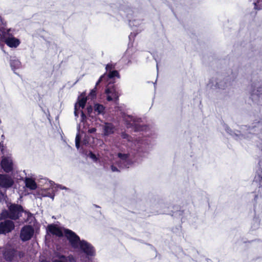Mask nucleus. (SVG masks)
<instances>
[{
    "mask_svg": "<svg viewBox=\"0 0 262 262\" xmlns=\"http://www.w3.org/2000/svg\"><path fill=\"white\" fill-rule=\"evenodd\" d=\"M254 181L258 183L260 186L262 185V176L260 175L255 176Z\"/></svg>",
    "mask_w": 262,
    "mask_h": 262,
    "instance_id": "412c9836",
    "label": "nucleus"
},
{
    "mask_svg": "<svg viewBox=\"0 0 262 262\" xmlns=\"http://www.w3.org/2000/svg\"><path fill=\"white\" fill-rule=\"evenodd\" d=\"M90 157L94 161H96L97 160V158L96 157V156L93 154L92 152H90L89 154Z\"/></svg>",
    "mask_w": 262,
    "mask_h": 262,
    "instance_id": "393cba45",
    "label": "nucleus"
},
{
    "mask_svg": "<svg viewBox=\"0 0 262 262\" xmlns=\"http://www.w3.org/2000/svg\"><path fill=\"white\" fill-rule=\"evenodd\" d=\"M85 116L83 112H81V122L83 125V128H84V130L82 129L81 132L82 133H84L87 129L89 133L92 134L96 132V129L95 127H92L89 128V127H86V125H85V123L84 122V119L85 118Z\"/></svg>",
    "mask_w": 262,
    "mask_h": 262,
    "instance_id": "4468645a",
    "label": "nucleus"
},
{
    "mask_svg": "<svg viewBox=\"0 0 262 262\" xmlns=\"http://www.w3.org/2000/svg\"><path fill=\"white\" fill-rule=\"evenodd\" d=\"M132 51V50L130 49H128L127 51H126V54H130V52Z\"/></svg>",
    "mask_w": 262,
    "mask_h": 262,
    "instance_id": "c85d7f7f",
    "label": "nucleus"
},
{
    "mask_svg": "<svg viewBox=\"0 0 262 262\" xmlns=\"http://www.w3.org/2000/svg\"><path fill=\"white\" fill-rule=\"evenodd\" d=\"M6 23L3 17H0V31L6 32L7 29L5 28Z\"/></svg>",
    "mask_w": 262,
    "mask_h": 262,
    "instance_id": "6ab92c4d",
    "label": "nucleus"
},
{
    "mask_svg": "<svg viewBox=\"0 0 262 262\" xmlns=\"http://www.w3.org/2000/svg\"><path fill=\"white\" fill-rule=\"evenodd\" d=\"M15 30L8 29L6 32L0 31V40L4 41L10 48H16L20 43V40L14 36Z\"/></svg>",
    "mask_w": 262,
    "mask_h": 262,
    "instance_id": "f03ea898",
    "label": "nucleus"
},
{
    "mask_svg": "<svg viewBox=\"0 0 262 262\" xmlns=\"http://www.w3.org/2000/svg\"><path fill=\"white\" fill-rule=\"evenodd\" d=\"M14 227L12 221L7 220L0 223V234H6L11 231Z\"/></svg>",
    "mask_w": 262,
    "mask_h": 262,
    "instance_id": "0eeeda50",
    "label": "nucleus"
},
{
    "mask_svg": "<svg viewBox=\"0 0 262 262\" xmlns=\"http://www.w3.org/2000/svg\"><path fill=\"white\" fill-rule=\"evenodd\" d=\"M105 69L108 73L107 74H104L106 75V79H112L114 77L119 78L120 77L118 72L114 70V66H113L112 64H108L106 65Z\"/></svg>",
    "mask_w": 262,
    "mask_h": 262,
    "instance_id": "9d476101",
    "label": "nucleus"
},
{
    "mask_svg": "<svg viewBox=\"0 0 262 262\" xmlns=\"http://www.w3.org/2000/svg\"><path fill=\"white\" fill-rule=\"evenodd\" d=\"M127 122H128L127 123H128L129 125H133L134 124V122H130V121H128V120H127Z\"/></svg>",
    "mask_w": 262,
    "mask_h": 262,
    "instance_id": "c756f323",
    "label": "nucleus"
},
{
    "mask_svg": "<svg viewBox=\"0 0 262 262\" xmlns=\"http://www.w3.org/2000/svg\"><path fill=\"white\" fill-rule=\"evenodd\" d=\"M129 25L130 27L137 26L138 25V22H137L135 19H133L132 20H129Z\"/></svg>",
    "mask_w": 262,
    "mask_h": 262,
    "instance_id": "5701e85b",
    "label": "nucleus"
},
{
    "mask_svg": "<svg viewBox=\"0 0 262 262\" xmlns=\"http://www.w3.org/2000/svg\"><path fill=\"white\" fill-rule=\"evenodd\" d=\"M51 188L48 189L47 193L43 194L45 196H49L52 199L54 198V192L58 189L69 190L68 188L61 185H57L52 183H50Z\"/></svg>",
    "mask_w": 262,
    "mask_h": 262,
    "instance_id": "f8f14e48",
    "label": "nucleus"
},
{
    "mask_svg": "<svg viewBox=\"0 0 262 262\" xmlns=\"http://www.w3.org/2000/svg\"><path fill=\"white\" fill-rule=\"evenodd\" d=\"M33 234V228L30 226H26L21 230L20 237L23 241H27L32 237Z\"/></svg>",
    "mask_w": 262,
    "mask_h": 262,
    "instance_id": "39448f33",
    "label": "nucleus"
},
{
    "mask_svg": "<svg viewBox=\"0 0 262 262\" xmlns=\"http://www.w3.org/2000/svg\"><path fill=\"white\" fill-rule=\"evenodd\" d=\"M261 123H258V125H257V127L260 128L261 127Z\"/></svg>",
    "mask_w": 262,
    "mask_h": 262,
    "instance_id": "7c9ffc66",
    "label": "nucleus"
},
{
    "mask_svg": "<svg viewBox=\"0 0 262 262\" xmlns=\"http://www.w3.org/2000/svg\"><path fill=\"white\" fill-rule=\"evenodd\" d=\"M83 142H84V143L85 144H87V143H89V142H88V141H86V140H84Z\"/></svg>",
    "mask_w": 262,
    "mask_h": 262,
    "instance_id": "2f4dec72",
    "label": "nucleus"
},
{
    "mask_svg": "<svg viewBox=\"0 0 262 262\" xmlns=\"http://www.w3.org/2000/svg\"><path fill=\"white\" fill-rule=\"evenodd\" d=\"M106 79V75H105V74H104V75H102V76L100 77L99 79L98 80V81H97V83H96V86H95V87L96 88V86L99 84V83L100 82H101V81H102L103 79Z\"/></svg>",
    "mask_w": 262,
    "mask_h": 262,
    "instance_id": "b1692460",
    "label": "nucleus"
},
{
    "mask_svg": "<svg viewBox=\"0 0 262 262\" xmlns=\"http://www.w3.org/2000/svg\"><path fill=\"white\" fill-rule=\"evenodd\" d=\"M87 109H88V112L89 113H90L92 111V106L88 107Z\"/></svg>",
    "mask_w": 262,
    "mask_h": 262,
    "instance_id": "cd10ccee",
    "label": "nucleus"
},
{
    "mask_svg": "<svg viewBox=\"0 0 262 262\" xmlns=\"http://www.w3.org/2000/svg\"><path fill=\"white\" fill-rule=\"evenodd\" d=\"M129 119H130V121L132 120V117H128Z\"/></svg>",
    "mask_w": 262,
    "mask_h": 262,
    "instance_id": "f704fd0d",
    "label": "nucleus"
},
{
    "mask_svg": "<svg viewBox=\"0 0 262 262\" xmlns=\"http://www.w3.org/2000/svg\"><path fill=\"white\" fill-rule=\"evenodd\" d=\"M217 87L219 88H222L219 85H217Z\"/></svg>",
    "mask_w": 262,
    "mask_h": 262,
    "instance_id": "c9c22d12",
    "label": "nucleus"
},
{
    "mask_svg": "<svg viewBox=\"0 0 262 262\" xmlns=\"http://www.w3.org/2000/svg\"><path fill=\"white\" fill-rule=\"evenodd\" d=\"M1 165L2 168L6 173L12 172L15 169V165L11 155L3 156Z\"/></svg>",
    "mask_w": 262,
    "mask_h": 262,
    "instance_id": "20e7f679",
    "label": "nucleus"
},
{
    "mask_svg": "<svg viewBox=\"0 0 262 262\" xmlns=\"http://www.w3.org/2000/svg\"><path fill=\"white\" fill-rule=\"evenodd\" d=\"M81 124L79 125V128H78V130L79 131L81 129V128H81Z\"/></svg>",
    "mask_w": 262,
    "mask_h": 262,
    "instance_id": "473e14b6",
    "label": "nucleus"
},
{
    "mask_svg": "<svg viewBox=\"0 0 262 262\" xmlns=\"http://www.w3.org/2000/svg\"><path fill=\"white\" fill-rule=\"evenodd\" d=\"M104 135L107 136L114 132V126L110 123H105L103 125Z\"/></svg>",
    "mask_w": 262,
    "mask_h": 262,
    "instance_id": "2eb2a0df",
    "label": "nucleus"
},
{
    "mask_svg": "<svg viewBox=\"0 0 262 262\" xmlns=\"http://www.w3.org/2000/svg\"><path fill=\"white\" fill-rule=\"evenodd\" d=\"M87 100V98L85 97V94H82L78 98V102L75 105V111L74 114L75 116H78V114L79 112L81 114V110H79L80 108H83L85 106L86 102Z\"/></svg>",
    "mask_w": 262,
    "mask_h": 262,
    "instance_id": "6e6552de",
    "label": "nucleus"
},
{
    "mask_svg": "<svg viewBox=\"0 0 262 262\" xmlns=\"http://www.w3.org/2000/svg\"><path fill=\"white\" fill-rule=\"evenodd\" d=\"M104 110V106L99 104H96L94 106V110L98 114H101L103 112Z\"/></svg>",
    "mask_w": 262,
    "mask_h": 262,
    "instance_id": "a211bd4d",
    "label": "nucleus"
},
{
    "mask_svg": "<svg viewBox=\"0 0 262 262\" xmlns=\"http://www.w3.org/2000/svg\"><path fill=\"white\" fill-rule=\"evenodd\" d=\"M9 213L6 211H3L1 214L0 220L5 218L7 216L13 219L16 220L19 217L23 212L22 207L18 205L12 204L9 207Z\"/></svg>",
    "mask_w": 262,
    "mask_h": 262,
    "instance_id": "7ed1b4c3",
    "label": "nucleus"
},
{
    "mask_svg": "<svg viewBox=\"0 0 262 262\" xmlns=\"http://www.w3.org/2000/svg\"><path fill=\"white\" fill-rule=\"evenodd\" d=\"M26 186L31 190L36 188L37 185L34 180L31 178H26L25 180Z\"/></svg>",
    "mask_w": 262,
    "mask_h": 262,
    "instance_id": "dca6fc26",
    "label": "nucleus"
},
{
    "mask_svg": "<svg viewBox=\"0 0 262 262\" xmlns=\"http://www.w3.org/2000/svg\"><path fill=\"white\" fill-rule=\"evenodd\" d=\"M96 96V88L95 87L94 89L91 90L89 95V97L91 98V99H94Z\"/></svg>",
    "mask_w": 262,
    "mask_h": 262,
    "instance_id": "aec40b11",
    "label": "nucleus"
},
{
    "mask_svg": "<svg viewBox=\"0 0 262 262\" xmlns=\"http://www.w3.org/2000/svg\"><path fill=\"white\" fill-rule=\"evenodd\" d=\"M10 66L12 69L14 71L20 68L21 63L18 59L13 58L10 60Z\"/></svg>",
    "mask_w": 262,
    "mask_h": 262,
    "instance_id": "f3484780",
    "label": "nucleus"
},
{
    "mask_svg": "<svg viewBox=\"0 0 262 262\" xmlns=\"http://www.w3.org/2000/svg\"><path fill=\"white\" fill-rule=\"evenodd\" d=\"M48 230L52 234L59 237L64 235L73 248L80 249L88 255L94 254L95 251L93 247L86 241H80L79 236L72 231L55 225H49Z\"/></svg>",
    "mask_w": 262,
    "mask_h": 262,
    "instance_id": "f257e3e1",
    "label": "nucleus"
},
{
    "mask_svg": "<svg viewBox=\"0 0 262 262\" xmlns=\"http://www.w3.org/2000/svg\"><path fill=\"white\" fill-rule=\"evenodd\" d=\"M14 183L12 178L7 174H0V186L3 188L11 187Z\"/></svg>",
    "mask_w": 262,
    "mask_h": 262,
    "instance_id": "423d86ee",
    "label": "nucleus"
},
{
    "mask_svg": "<svg viewBox=\"0 0 262 262\" xmlns=\"http://www.w3.org/2000/svg\"><path fill=\"white\" fill-rule=\"evenodd\" d=\"M1 150H2V153H3V154H4V149L3 148H2V149H1Z\"/></svg>",
    "mask_w": 262,
    "mask_h": 262,
    "instance_id": "72a5a7b5",
    "label": "nucleus"
},
{
    "mask_svg": "<svg viewBox=\"0 0 262 262\" xmlns=\"http://www.w3.org/2000/svg\"><path fill=\"white\" fill-rule=\"evenodd\" d=\"M122 137L124 139L127 138L128 137V135L126 134H122Z\"/></svg>",
    "mask_w": 262,
    "mask_h": 262,
    "instance_id": "bb28decb",
    "label": "nucleus"
},
{
    "mask_svg": "<svg viewBox=\"0 0 262 262\" xmlns=\"http://www.w3.org/2000/svg\"><path fill=\"white\" fill-rule=\"evenodd\" d=\"M80 140V137L79 134H78L76 135V139H75L76 146L77 148H78V149L79 147Z\"/></svg>",
    "mask_w": 262,
    "mask_h": 262,
    "instance_id": "4be33fe9",
    "label": "nucleus"
},
{
    "mask_svg": "<svg viewBox=\"0 0 262 262\" xmlns=\"http://www.w3.org/2000/svg\"><path fill=\"white\" fill-rule=\"evenodd\" d=\"M105 93L108 101L115 100L119 97V94L114 85L107 86L105 90Z\"/></svg>",
    "mask_w": 262,
    "mask_h": 262,
    "instance_id": "1a4fd4ad",
    "label": "nucleus"
},
{
    "mask_svg": "<svg viewBox=\"0 0 262 262\" xmlns=\"http://www.w3.org/2000/svg\"><path fill=\"white\" fill-rule=\"evenodd\" d=\"M112 170L113 171H118V169L117 168H116L114 166H112Z\"/></svg>",
    "mask_w": 262,
    "mask_h": 262,
    "instance_id": "a878e982",
    "label": "nucleus"
},
{
    "mask_svg": "<svg viewBox=\"0 0 262 262\" xmlns=\"http://www.w3.org/2000/svg\"><path fill=\"white\" fill-rule=\"evenodd\" d=\"M3 255L7 261H10L13 258L15 255V251L13 249H9L5 250L4 252Z\"/></svg>",
    "mask_w": 262,
    "mask_h": 262,
    "instance_id": "ddd939ff",
    "label": "nucleus"
},
{
    "mask_svg": "<svg viewBox=\"0 0 262 262\" xmlns=\"http://www.w3.org/2000/svg\"><path fill=\"white\" fill-rule=\"evenodd\" d=\"M118 158L119 163L118 164L120 167H129L130 162L128 159V155L127 154L119 153L118 154Z\"/></svg>",
    "mask_w": 262,
    "mask_h": 262,
    "instance_id": "9b49d317",
    "label": "nucleus"
}]
</instances>
